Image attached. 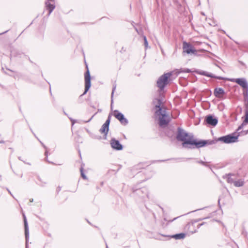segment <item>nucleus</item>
Listing matches in <instances>:
<instances>
[{
	"mask_svg": "<svg viewBox=\"0 0 248 248\" xmlns=\"http://www.w3.org/2000/svg\"><path fill=\"white\" fill-rule=\"evenodd\" d=\"M176 139L178 141H183L182 146L185 148L199 149L207 145L215 144L214 140H202L193 139V136H189L188 133L186 132L182 128L179 127L177 128Z\"/></svg>",
	"mask_w": 248,
	"mask_h": 248,
	"instance_id": "nucleus-1",
	"label": "nucleus"
},
{
	"mask_svg": "<svg viewBox=\"0 0 248 248\" xmlns=\"http://www.w3.org/2000/svg\"><path fill=\"white\" fill-rule=\"evenodd\" d=\"M156 102L157 103L155 105V108H158V109L155 111V113L156 115L159 116V124L161 127L167 125L170 122V119L166 114V111L163 110L160 107L162 101L160 99L155 98L153 100V103L155 104Z\"/></svg>",
	"mask_w": 248,
	"mask_h": 248,
	"instance_id": "nucleus-2",
	"label": "nucleus"
},
{
	"mask_svg": "<svg viewBox=\"0 0 248 248\" xmlns=\"http://www.w3.org/2000/svg\"><path fill=\"white\" fill-rule=\"evenodd\" d=\"M200 74L202 76L210 77L212 78H215L220 80H225L230 81L233 82H235L238 85L241 86L243 89L247 88L248 86V83L245 78H224L221 76H217L212 73H210L205 71H202L200 73Z\"/></svg>",
	"mask_w": 248,
	"mask_h": 248,
	"instance_id": "nucleus-3",
	"label": "nucleus"
},
{
	"mask_svg": "<svg viewBox=\"0 0 248 248\" xmlns=\"http://www.w3.org/2000/svg\"><path fill=\"white\" fill-rule=\"evenodd\" d=\"M171 72L164 74L161 76L157 80V86L160 91H163L165 86L169 83V78L171 76Z\"/></svg>",
	"mask_w": 248,
	"mask_h": 248,
	"instance_id": "nucleus-4",
	"label": "nucleus"
},
{
	"mask_svg": "<svg viewBox=\"0 0 248 248\" xmlns=\"http://www.w3.org/2000/svg\"><path fill=\"white\" fill-rule=\"evenodd\" d=\"M86 68H87V71L86 72V73H85V75H84V77H85V90H84V93L79 96V98H78L79 101L81 99V97H82V96H83L84 95L86 94V93L89 91V90L90 89V88L91 86V78L90 73V72H89V70L88 69V67L87 65H86Z\"/></svg>",
	"mask_w": 248,
	"mask_h": 248,
	"instance_id": "nucleus-5",
	"label": "nucleus"
},
{
	"mask_svg": "<svg viewBox=\"0 0 248 248\" xmlns=\"http://www.w3.org/2000/svg\"><path fill=\"white\" fill-rule=\"evenodd\" d=\"M238 138V135L235 136L234 134H229V135H227L226 136L219 137V138H218L217 140H216V141L214 140V141L215 142V143L217 141H220L223 142V143L228 144V143H233V142L237 141Z\"/></svg>",
	"mask_w": 248,
	"mask_h": 248,
	"instance_id": "nucleus-6",
	"label": "nucleus"
},
{
	"mask_svg": "<svg viewBox=\"0 0 248 248\" xmlns=\"http://www.w3.org/2000/svg\"><path fill=\"white\" fill-rule=\"evenodd\" d=\"M111 120V115L109 114L108 116V117L105 122V123L102 125L101 127L100 128L99 130V132L102 133L104 134L105 136H107L108 130H109V125L110 124Z\"/></svg>",
	"mask_w": 248,
	"mask_h": 248,
	"instance_id": "nucleus-7",
	"label": "nucleus"
},
{
	"mask_svg": "<svg viewBox=\"0 0 248 248\" xmlns=\"http://www.w3.org/2000/svg\"><path fill=\"white\" fill-rule=\"evenodd\" d=\"M113 115L114 117L120 122L122 124L126 125L128 124V121L127 119L125 118L124 115L122 113L119 112L117 110H115L114 111Z\"/></svg>",
	"mask_w": 248,
	"mask_h": 248,
	"instance_id": "nucleus-8",
	"label": "nucleus"
},
{
	"mask_svg": "<svg viewBox=\"0 0 248 248\" xmlns=\"http://www.w3.org/2000/svg\"><path fill=\"white\" fill-rule=\"evenodd\" d=\"M204 122L208 125L215 126L217 124L218 119L212 115H208L205 117Z\"/></svg>",
	"mask_w": 248,
	"mask_h": 248,
	"instance_id": "nucleus-9",
	"label": "nucleus"
},
{
	"mask_svg": "<svg viewBox=\"0 0 248 248\" xmlns=\"http://www.w3.org/2000/svg\"><path fill=\"white\" fill-rule=\"evenodd\" d=\"M23 218H24V228H25V240H26V248H29L28 242L29 239V229L28 226V223L27 222V219L26 217L24 214H23Z\"/></svg>",
	"mask_w": 248,
	"mask_h": 248,
	"instance_id": "nucleus-10",
	"label": "nucleus"
},
{
	"mask_svg": "<svg viewBox=\"0 0 248 248\" xmlns=\"http://www.w3.org/2000/svg\"><path fill=\"white\" fill-rule=\"evenodd\" d=\"M183 51L189 54L190 53H194L196 50L194 49L193 46L188 43L184 42L183 44Z\"/></svg>",
	"mask_w": 248,
	"mask_h": 248,
	"instance_id": "nucleus-11",
	"label": "nucleus"
},
{
	"mask_svg": "<svg viewBox=\"0 0 248 248\" xmlns=\"http://www.w3.org/2000/svg\"><path fill=\"white\" fill-rule=\"evenodd\" d=\"M110 143L111 147L116 150L121 151L123 149V145L120 143L118 140H117L114 138L111 140Z\"/></svg>",
	"mask_w": 248,
	"mask_h": 248,
	"instance_id": "nucleus-12",
	"label": "nucleus"
},
{
	"mask_svg": "<svg viewBox=\"0 0 248 248\" xmlns=\"http://www.w3.org/2000/svg\"><path fill=\"white\" fill-rule=\"evenodd\" d=\"M45 4L46 10L48 11V15H49L55 8L54 0H46Z\"/></svg>",
	"mask_w": 248,
	"mask_h": 248,
	"instance_id": "nucleus-13",
	"label": "nucleus"
},
{
	"mask_svg": "<svg viewBox=\"0 0 248 248\" xmlns=\"http://www.w3.org/2000/svg\"><path fill=\"white\" fill-rule=\"evenodd\" d=\"M135 192H136V193L139 195L140 197H141L142 199H144L145 198V196H141V193H145V196L147 198H149V193L148 192V191H147V189L146 188V187H142V188H140V189H137Z\"/></svg>",
	"mask_w": 248,
	"mask_h": 248,
	"instance_id": "nucleus-14",
	"label": "nucleus"
},
{
	"mask_svg": "<svg viewBox=\"0 0 248 248\" xmlns=\"http://www.w3.org/2000/svg\"><path fill=\"white\" fill-rule=\"evenodd\" d=\"M225 94V91L222 88H216L214 90V94L217 98H220L221 95Z\"/></svg>",
	"mask_w": 248,
	"mask_h": 248,
	"instance_id": "nucleus-15",
	"label": "nucleus"
},
{
	"mask_svg": "<svg viewBox=\"0 0 248 248\" xmlns=\"http://www.w3.org/2000/svg\"><path fill=\"white\" fill-rule=\"evenodd\" d=\"M243 94L245 100L247 101V103L246 104V109H247V107L248 106V87H247V88L243 89Z\"/></svg>",
	"mask_w": 248,
	"mask_h": 248,
	"instance_id": "nucleus-16",
	"label": "nucleus"
},
{
	"mask_svg": "<svg viewBox=\"0 0 248 248\" xmlns=\"http://www.w3.org/2000/svg\"><path fill=\"white\" fill-rule=\"evenodd\" d=\"M232 175H233V174H232L231 173H229L228 174H226L225 176H224L223 177V178H226L228 183L232 184L233 183L235 182V181L233 180V179L231 177Z\"/></svg>",
	"mask_w": 248,
	"mask_h": 248,
	"instance_id": "nucleus-17",
	"label": "nucleus"
},
{
	"mask_svg": "<svg viewBox=\"0 0 248 248\" xmlns=\"http://www.w3.org/2000/svg\"><path fill=\"white\" fill-rule=\"evenodd\" d=\"M186 234L185 233H177L171 236V237L175 238V239H181L185 238Z\"/></svg>",
	"mask_w": 248,
	"mask_h": 248,
	"instance_id": "nucleus-18",
	"label": "nucleus"
},
{
	"mask_svg": "<svg viewBox=\"0 0 248 248\" xmlns=\"http://www.w3.org/2000/svg\"><path fill=\"white\" fill-rule=\"evenodd\" d=\"M187 226L188 227L189 232L191 233H194L197 232V229L192 230L191 228H193L194 227V223L192 222L191 223H188L187 225Z\"/></svg>",
	"mask_w": 248,
	"mask_h": 248,
	"instance_id": "nucleus-19",
	"label": "nucleus"
},
{
	"mask_svg": "<svg viewBox=\"0 0 248 248\" xmlns=\"http://www.w3.org/2000/svg\"><path fill=\"white\" fill-rule=\"evenodd\" d=\"M244 182L242 179H239L237 181H235L234 185L235 186L240 187L244 185Z\"/></svg>",
	"mask_w": 248,
	"mask_h": 248,
	"instance_id": "nucleus-20",
	"label": "nucleus"
},
{
	"mask_svg": "<svg viewBox=\"0 0 248 248\" xmlns=\"http://www.w3.org/2000/svg\"><path fill=\"white\" fill-rule=\"evenodd\" d=\"M116 82H115L113 84L112 91L111 95V107H112V104L113 103V97L114 93L115 90H116Z\"/></svg>",
	"mask_w": 248,
	"mask_h": 248,
	"instance_id": "nucleus-21",
	"label": "nucleus"
},
{
	"mask_svg": "<svg viewBox=\"0 0 248 248\" xmlns=\"http://www.w3.org/2000/svg\"><path fill=\"white\" fill-rule=\"evenodd\" d=\"M37 180L38 182H36V183L41 186H44L46 184V182L43 181L39 176H37Z\"/></svg>",
	"mask_w": 248,
	"mask_h": 248,
	"instance_id": "nucleus-22",
	"label": "nucleus"
},
{
	"mask_svg": "<svg viewBox=\"0 0 248 248\" xmlns=\"http://www.w3.org/2000/svg\"><path fill=\"white\" fill-rule=\"evenodd\" d=\"M83 170H84L83 167L82 166H81V168H80L81 176L83 179H84V180H86V179H87V176H86V175L85 174Z\"/></svg>",
	"mask_w": 248,
	"mask_h": 248,
	"instance_id": "nucleus-23",
	"label": "nucleus"
},
{
	"mask_svg": "<svg viewBox=\"0 0 248 248\" xmlns=\"http://www.w3.org/2000/svg\"><path fill=\"white\" fill-rule=\"evenodd\" d=\"M191 72V70L188 68H181L179 70V73H190Z\"/></svg>",
	"mask_w": 248,
	"mask_h": 248,
	"instance_id": "nucleus-24",
	"label": "nucleus"
},
{
	"mask_svg": "<svg viewBox=\"0 0 248 248\" xmlns=\"http://www.w3.org/2000/svg\"><path fill=\"white\" fill-rule=\"evenodd\" d=\"M38 140L40 141V142L41 143V144H42V145L43 146V147L46 149V151H45V155L46 156V159H47V156H48V151L47 150V147L45 146V145L41 141L38 139Z\"/></svg>",
	"mask_w": 248,
	"mask_h": 248,
	"instance_id": "nucleus-25",
	"label": "nucleus"
},
{
	"mask_svg": "<svg viewBox=\"0 0 248 248\" xmlns=\"http://www.w3.org/2000/svg\"><path fill=\"white\" fill-rule=\"evenodd\" d=\"M143 40H144V44L145 46V47L146 49H147L148 47V44L147 38L145 36H143Z\"/></svg>",
	"mask_w": 248,
	"mask_h": 248,
	"instance_id": "nucleus-26",
	"label": "nucleus"
},
{
	"mask_svg": "<svg viewBox=\"0 0 248 248\" xmlns=\"http://www.w3.org/2000/svg\"><path fill=\"white\" fill-rule=\"evenodd\" d=\"M196 162L198 163H200L203 166H206V163L203 161H199V160H196Z\"/></svg>",
	"mask_w": 248,
	"mask_h": 248,
	"instance_id": "nucleus-27",
	"label": "nucleus"
},
{
	"mask_svg": "<svg viewBox=\"0 0 248 248\" xmlns=\"http://www.w3.org/2000/svg\"><path fill=\"white\" fill-rule=\"evenodd\" d=\"M96 113H95L94 115H93L89 120H88V121H85V123L90 122L92 120V119L93 118V117L96 114Z\"/></svg>",
	"mask_w": 248,
	"mask_h": 248,
	"instance_id": "nucleus-28",
	"label": "nucleus"
},
{
	"mask_svg": "<svg viewBox=\"0 0 248 248\" xmlns=\"http://www.w3.org/2000/svg\"><path fill=\"white\" fill-rule=\"evenodd\" d=\"M204 223L203 222L202 223H201V224H199L197 226V229H199L201 226H202V225H203Z\"/></svg>",
	"mask_w": 248,
	"mask_h": 248,
	"instance_id": "nucleus-29",
	"label": "nucleus"
},
{
	"mask_svg": "<svg viewBox=\"0 0 248 248\" xmlns=\"http://www.w3.org/2000/svg\"><path fill=\"white\" fill-rule=\"evenodd\" d=\"M61 190V187L59 186L57 188V192L58 193Z\"/></svg>",
	"mask_w": 248,
	"mask_h": 248,
	"instance_id": "nucleus-30",
	"label": "nucleus"
},
{
	"mask_svg": "<svg viewBox=\"0 0 248 248\" xmlns=\"http://www.w3.org/2000/svg\"><path fill=\"white\" fill-rule=\"evenodd\" d=\"M179 217H175L172 220H171V221H170V222H172V221L176 219L177 218H178Z\"/></svg>",
	"mask_w": 248,
	"mask_h": 248,
	"instance_id": "nucleus-31",
	"label": "nucleus"
},
{
	"mask_svg": "<svg viewBox=\"0 0 248 248\" xmlns=\"http://www.w3.org/2000/svg\"><path fill=\"white\" fill-rule=\"evenodd\" d=\"M7 190H8V192L10 194V195H11L12 196H13V195H12V193L11 192V191H10L8 189H7Z\"/></svg>",
	"mask_w": 248,
	"mask_h": 248,
	"instance_id": "nucleus-32",
	"label": "nucleus"
},
{
	"mask_svg": "<svg viewBox=\"0 0 248 248\" xmlns=\"http://www.w3.org/2000/svg\"><path fill=\"white\" fill-rule=\"evenodd\" d=\"M8 31V30H7V31H4V32H3L1 33H0V34H4V33H5L7 32Z\"/></svg>",
	"mask_w": 248,
	"mask_h": 248,
	"instance_id": "nucleus-33",
	"label": "nucleus"
},
{
	"mask_svg": "<svg viewBox=\"0 0 248 248\" xmlns=\"http://www.w3.org/2000/svg\"><path fill=\"white\" fill-rule=\"evenodd\" d=\"M71 121H72V124H74V120H72V119H71Z\"/></svg>",
	"mask_w": 248,
	"mask_h": 248,
	"instance_id": "nucleus-34",
	"label": "nucleus"
},
{
	"mask_svg": "<svg viewBox=\"0 0 248 248\" xmlns=\"http://www.w3.org/2000/svg\"><path fill=\"white\" fill-rule=\"evenodd\" d=\"M11 55H14V51L11 52Z\"/></svg>",
	"mask_w": 248,
	"mask_h": 248,
	"instance_id": "nucleus-35",
	"label": "nucleus"
},
{
	"mask_svg": "<svg viewBox=\"0 0 248 248\" xmlns=\"http://www.w3.org/2000/svg\"><path fill=\"white\" fill-rule=\"evenodd\" d=\"M4 141L3 140L0 141V143H4Z\"/></svg>",
	"mask_w": 248,
	"mask_h": 248,
	"instance_id": "nucleus-36",
	"label": "nucleus"
},
{
	"mask_svg": "<svg viewBox=\"0 0 248 248\" xmlns=\"http://www.w3.org/2000/svg\"><path fill=\"white\" fill-rule=\"evenodd\" d=\"M18 159H19L20 160L22 161V160L21 159V157L20 156H19V157H18Z\"/></svg>",
	"mask_w": 248,
	"mask_h": 248,
	"instance_id": "nucleus-37",
	"label": "nucleus"
},
{
	"mask_svg": "<svg viewBox=\"0 0 248 248\" xmlns=\"http://www.w3.org/2000/svg\"><path fill=\"white\" fill-rule=\"evenodd\" d=\"M30 201L31 202H32L33 200V199H31L30 200Z\"/></svg>",
	"mask_w": 248,
	"mask_h": 248,
	"instance_id": "nucleus-38",
	"label": "nucleus"
},
{
	"mask_svg": "<svg viewBox=\"0 0 248 248\" xmlns=\"http://www.w3.org/2000/svg\"><path fill=\"white\" fill-rule=\"evenodd\" d=\"M135 30H136V31H137V32L138 33H139L138 29H137V28H135Z\"/></svg>",
	"mask_w": 248,
	"mask_h": 248,
	"instance_id": "nucleus-39",
	"label": "nucleus"
},
{
	"mask_svg": "<svg viewBox=\"0 0 248 248\" xmlns=\"http://www.w3.org/2000/svg\"><path fill=\"white\" fill-rule=\"evenodd\" d=\"M98 112H100V111H101V109H98Z\"/></svg>",
	"mask_w": 248,
	"mask_h": 248,
	"instance_id": "nucleus-40",
	"label": "nucleus"
},
{
	"mask_svg": "<svg viewBox=\"0 0 248 248\" xmlns=\"http://www.w3.org/2000/svg\"><path fill=\"white\" fill-rule=\"evenodd\" d=\"M195 159V158H187V159Z\"/></svg>",
	"mask_w": 248,
	"mask_h": 248,
	"instance_id": "nucleus-41",
	"label": "nucleus"
},
{
	"mask_svg": "<svg viewBox=\"0 0 248 248\" xmlns=\"http://www.w3.org/2000/svg\"><path fill=\"white\" fill-rule=\"evenodd\" d=\"M106 248H108V246H107V244H106Z\"/></svg>",
	"mask_w": 248,
	"mask_h": 248,
	"instance_id": "nucleus-42",
	"label": "nucleus"
},
{
	"mask_svg": "<svg viewBox=\"0 0 248 248\" xmlns=\"http://www.w3.org/2000/svg\"><path fill=\"white\" fill-rule=\"evenodd\" d=\"M87 222H88V223L91 224V223L88 220H87Z\"/></svg>",
	"mask_w": 248,
	"mask_h": 248,
	"instance_id": "nucleus-43",
	"label": "nucleus"
},
{
	"mask_svg": "<svg viewBox=\"0 0 248 248\" xmlns=\"http://www.w3.org/2000/svg\"><path fill=\"white\" fill-rule=\"evenodd\" d=\"M34 136H35V138H37V136H36L35 134H34Z\"/></svg>",
	"mask_w": 248,
	"mask_h": 248,
	"instance_id": "nucleus-44",
	"label": "nucleus"
},
{
	"mask_svg": "<svg viewBox=\"0 0 248 248\" xmlns=\"http://www.w3.org/2000/svg\"><path fill=\"white\" fill-rule=\"evenodd\" d=\"M34 136H35V138H37V136H36L35 134H34Z\"/></svg>",
	"mask_w": 248,
	"mask_h": 248,
	"instance_id": "nucleus-45",
	"label": "nucleus"
},
{
	"mask_svg": "<svg viewBox=\"0 0 248 248\" xmlns=\"http://www.w3.org/2000/svg\"><path fill=\"white\" fill-rule=\"evenodd\" d=\"M34 136H35V138H37V136H36L35 134H34Z\"/></svg>",
	"mask_w": 248,
	"mask_h": 248,
	"instance_id": "nucleus-46",
	"label": "nucleus"
},
{
	"mask_svg": "<svg viewBox=\"0 0 248 248\" xmlns=\"http://www.w3.org/2000/svg\"><path fill=\"white\" fill-rule=\"evenodd\" d=\"M22 177V174H21L20 175V177Z\"/></svg>",
	"mask_w": 248,
	"mask_h": 248,
	"instance_id": "nucleus-47",
	"label": "nucleus"
},
{
	"mask_svg": "<svg viewBox=\"0 0 248 248\" xmlns=\"http://www.w3.org/2000/svg\"><path fill=\"white\" fill-rule=\"evenodd\" d=\"M64 113L65 114V115H67V114L64 111Z\"/></svg>",
	"mask_w": 248,
	"mask_h": 248,
	"instance_id": "nucleus-48",
	"label": "nucleus"
},
{
	"mask_svg": "<svg viewBox=\"0 0 248 248\" xmlns=\"http://www.w3.org/2000/svg\"><path fill=\"white\" fill-rule=\"evenodd\" d=\"M246 133H248V130L247 131Z\"/></svg>",
	"mask_w": 248,
	"mask_h": 248,
	"instance_id": "nucleus-49",
	"label": "nucleus"
},
{
	"mask_svg": "<svg viewBox=\"0 0 248 248\" xmlns=\"http://www.w3.org/2000/svg\"><path fill=\"white\" fill-rule=\"evenodd\" d=\"M218 203H219V202H220V200H219V199L218 200Z\"/></svg>",
	"mask_w": 248,
	"mask_h": 248,
	"instance_id": "nucleus-50",
	"label": "nucleus"
},
{
	"mask_svg": "<svg viewBox=\"0 0 248 248\" xmlns=\"http://www.w3.org/2000/svg\"><path fill=\"white\" fill-rule=\"evenodd\" d=\"M31 132L32 134H34V132H33V131H31Z\"/></svg>",
	"mask_w": 248,
	"mask_h": 248,
	"instance_id": "nucleus-51",
	"label": "nucleus"
},
{
	"mask_svg": "<svg viewBox=\"0 0 248 248\" xmlns=\"http://www.w3.org/2000/svg\"><path fill=\"white\" fill-rule=\"evenodd\" d=\"M31 132L32 134H34V132H33V131H31Z\"/></svg>",
	"mask_w": 248,
	"mask_h": 248,
	"instance_id": "nucleus-52",
	"label": "nucleus"
},
{
	"mask_svg": "<svg viewBox=\"0 0 248 248\" xmlns=\"http://www.w3.org/2000/svg\"><path fill=\"white\" fill-rule=\"evenodd\" d=\"M31 132L32 134H34V132H33V131H31Z\"/></svg>",
	"mask_w": 248,
	"mask_h": 248,
	"instance_id": "nucleus-53",
	"label": "nucleus"
}]
</instances>
